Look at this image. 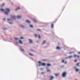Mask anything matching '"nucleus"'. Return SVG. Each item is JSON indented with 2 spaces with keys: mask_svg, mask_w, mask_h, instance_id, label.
Wrapping results in <instances>:
<instances>
[{
  "mask_svg": "<svg viewBox=\"0 0 80 80\" xmlns=\"http://www.w3.org/2000/svg\"><path fill=\"white\" fill-rule=\"evenodd\" d=\"M38 63H39V64L41 63V62H38Z\"/></svg>",
  "mask_w": 80,
  "mask_h": 80,
  "instance_id": "nucleus-36",
  "label": "nucleus"
},
{
  "mask_svg": "<svg viewBox=\"0 0 80 80\" xmlns=\"http://www.w3.org/2000/svg\"><path fill=\"white\" fill-rule=\"evenodd\" d=\"M66 75H67V73L66 72H63L62 74V77H65L66 76Z\"/></svg>",
  "mask_w": 80,
  "mask_h": 80,
  "instance_id": "nucleus-2",
  "label": "nucleus"
},
{
  "mask_svg": "<svg viewBox=\"0 0 80 80\" xmlns=\"http://www.w3.org/2000/svg\"><path fill=\"white\" fill-rule=\"evenodd\" d=\"M20 8H18L15 9V11H17V10H20Z\"/></svg>",
  "mask_w": 80,
  "mask_h": 80,
  "instance_id": "nucleus-10",
  "label": "nucleus"
},
{
  "mask_svg": "<svg viewBox=\"0 0 80 80\" xmlns=\"http://www.w3.org/2000/svg\"><path fill=\"white\" fill-rule=\"evenodd\" d=\"M38 38H41V37L40 36V35H38Z\"/></svg>",
  "mask_w": 80,
  "mask_h": 80,
  "instance_id": "nucleus-24",
  "label": "nucleus"
},
{
  "mask_svg": "<svg viewBox=\"0 0 80 80\" xmlns=\"http://www.w3.org/2000/svg\"><path fill=\"white\" fill-rule=\"evenodd\" d=\"M47 72H50V70H47Z\"/></svg>",
  "mask_w": 80,
  "mask_h": 80,
  "instance_id": "nucleus-28",
  "label": "nucleus"
},
{
  "mask_svg": "<svg viewBox=\"0 0 80 80\" xmlns=\"http://www.w3.org/2000/svg\"><path fill=\"white\" fill-rule=\"evenodd\" d=\"M56 49H57L58 50H59V49H60V48H59V47H57Z\"/></svg>",
  "mask_w": 80,
  "mask_h": 80,
  "instance_id": "nucleus-16",
  "label": "nucleus"
},
{
  "mask_svg": "<svg viewBox=\"0 0 80 80\" xmlns=\"http://www.w3.org/2000/svg\"><path fill=\"white\" fill-rule=\"evenodd\" d=\"M45 43H46V40L44 41L43 43H42V45H44V44H45Z\"/></svg>",
  "mask_w": 80,
  "mask_h": 80,
  "instance_id": "nucleus-8",
  "label": "nucleus"
},
{
  "mask_svg": "<svg viewBox=\"0 0 80 80\" xmlns=\"http://www.w3.org/2000/svg\"><path fill=\"white\" fill-rule=\"evenodd\" d=\"M67 63V62H65V64H66Z\"/></svg>",
  "mask_w": 80,
  "mask_h": 80,
  "instance_id": "nucleus-35",
  "label": "nucleus"
},
{
  "mask_svg": "<svg viewBox=\"0 0 80 80\" xmlns=\"http://www.w3.org/2000/svg\"><path fill=\"white\" fill-rule=\"evenodd\" d=\"M49 78H50V79H51V80H52V79H53V77H52V76H51L49 77Z\"/></svg>",
  "mask_w": 80,
  "mask_h": 80,
  "instance_id": "nucleus-6",
  "label": "nucleus"
},
{
  "mask_svg": "<svg viewBox=\"0 0 80 80\" xmlns=\"http://www.w3.org/2000/svg\"><path fill=\"white\" fill-rule=\"evenodd\" d=\"M59 75V74H55V76L56 77H58Z\"/></svg>",
  "mask_w": 80,
  "mask_h": 80,
  "instance_id": "nucleus-13",
  "label": "nucleus"
},
{
  "mask_svg": "<svg viewBox=\"0 0 80 80\" xmlns=\"http://www.w3.org/2000/svg\"><path fill=\"white\" fill-rule=\"evenodd\" d=\"M10 24H12V22H9Z\"/></svg>",
  "mask_w": 80,
  "mask_h": 80,
  "instance_id": "nucleus-38",
  "label": "nucleus"
},
{
  "mask_svg": "<svg viewBox=\"0 0 80 80\" xmlns=\"http://www.w3.org/2000/svg\"><path fill=\"white\" fill-rule=\"evenodd\" d=\"M64 62V60H63L62 61V63H63V62Z\"/></svg>",
  "mask_w": 80,
  "mask_h": 80,
  "instance_id": "nucleus-33",
  "label": "nucleus"
},
{
  "mask_svg": "<svg viewBox=\"0 0 80 80\" xmlns=\"http://www.w3.org/2000/svg\"><path fill=\"white\" fill-rule=\"evenodd\" d=\"M41 70H43V68H41Z\"/></svg>",
  "mask_w": 80,
  "mask_h": 80,
  "instance_id": "nucleus-41",
  "label": "nucleus"
},
{
  "mask_svg": "<svg viewBox=\"0 0 80 80\" xmlns=\"http://www.w3.org/2000/svg\"><path fill=\"white\" fill-rule=\"evenodd\" d=\"M29 42L30 43H33V42L32 41V40H31V39H29Z\"/></svg>",
  "mask_w": 80,
  "mask_h": 80,
  "instance_id": "nucleus-5",
  "label": "nucleus"
},
{
  "mask_svg": "<svg viewBox=\"0 0 80 80\" xmlns=\"http://www.w3.org/2000/svg\"><path fill=\"white\" fill-rule=\"evenodd\" d=\"M3 20L4 21H5V19H3Z\"/></svg>",
  "mask_w": 80,
  "mask_h": 80,
  "instance_id": "nucleus-42",
  "label": "nucleus"
},
{
  "mask_svg": "<svg viewBox=\"0 0 80 80\" xmlns=\"http://www.w3.org/2000/svg\"><path fill=\"white\" fill-rule=\"evenodd\" d=\"M20 38H21V39H23V37H20Z\"/></svg>",
  "mask_w": 80,
  "mask_h": 80,
  "instance_id": "nucleus-29",
  "label": "nucleus"
},
{
  "mask_svg": "<svg viewBox=\"0 0 80 80\" xmlns=\"http://www.w3.org/2000/svg\"><path fill=\"white\" fill-rule=\"evenodd\" d=\"M47 65L48 67H50V66H51V64H47Z\"/></svg>",
  "mask_w": 80,
  "mask_h": 80,
  "instance_id": "nucleus-14",
  "label": "nucleus"
},
{
  "mask_svg": "<svg viewBox=\"0 0 80 80\" xmlns=\"http://www.w3.org/2000/svg\"><path fill=\"white\" fill-rule=\"evenodd\" d=\"M6 11L7 12H5V13L7 15H8V13L10 12V9L8 8H6Z\"/></svg>",
  "mask_w": 80,
  "mask_h": 80,
  "instance_id": "nucleus-1",
  "label": "nucleus"
},
{
  "mask_svg": "<svg viewBox=\"0 0 80 80\" xmlns=\"http://www.w3.org/2000/svg\"><path fill=\"white\" fill-rule=\"evenodd\" d=\"M37 30H38V31H39V32H40L41 31V30L40 29H38Z\"/></svg>",
  "mask_w": 80,
  "mask_h": 80,
  "instance_id": "nucleus-27",
  "label": "nucleus"
},
{
  "mask_svg": "<svg viewBox=\"0 0 80 80\" xmlns=\"http://www.w3.org/2000/svg\"><path fill=\"white\" fill-rule=\"evenodd\" d=\"M35 36L36 37H37V35L35 34Z\"/></svg>",
  "mask_w": 80,
  "mask_h": 80,
  "instance_id": "nucleus-32",
  "label": "nucleus"
},
{
  "mask_svg": "<svg viewBox=\"0 0 80 80\" xmlns=\"http://www.w3.org/2000/svg\"><path fill=\"white\" fill-rule=\"evenodd\" d=\"M15 40H18V38H14Z\"/></svg>",
  "mask_w": 80,
  "mask_h": 80,
  "instance_id": "nucleus-25",
  "label": "nucleus"
},
{
  "mask_svg": "<svg viewBox=\"0 0 80 80\" xmlns=\"http://www.w3.org/2000/svg\"><path fill=\"white\" fill-rule=\"evenodd\" d=\"M46 64L45 63H42V64H39V66H45V65Z\"/></svg>",
  "mask_w": 80,
  "mask_h": 80,
  "instance_id": "nucleus-3",
  "label": "nucleus"
},
{
  "mask_svg": "<svg viewBox=\"0 0 80 80\" xmlns=\"http://www.w3.org/2000/svg\"><path fill=\"white\" fill-rule=\"evenodd\" d=\"M51 28H53V24H52L51 25Z\"/></svg>",
  "mask_w": 80,
  "mask_h": 80,
  "instance_id": "nucleus-15",
  "label": "nucleus"
},
{
  "mask_svg": "<svg viewBox=\"0 0 80 80\" xmlns=\"http://www.w3.org/2000/svg\"><path fill=\"white\" fill-rule=\"evenodd\" d=\"M34 22H36V23H37V20H36V19H34Z\"/></svg>",
  "mask_w": 80,
  "mask_h": 80,
  "instance_id": "nucleus-23",
  "label": "nucleus"
},
{
  "mask_svg": "<svg viewBox=\"0 0 80 80\" xmlns=\"http://www.w3.org/2000/svg\"><path fill=\"white\" fill-rule=\"evenodd\" d=\"M30 27H31V28H33V26L32 25H30Z\"/></svg>",
  "mask_w": 80,
  "mask_h": 80,
  "instance_id": "nucleus-22",
  "label": "nucleus"
},
{
  "mask_svg": "<svg viewBox=\"0 0 80 80\" xmlns=\"http://www.w3.org/2000/svg\"><path fill=\"white\" fill-rule=\"evenodd\" d=\"M72 54V52H70V53H69V54Z\"/></svg>",
  "mask_w": 80,
  "mask_h": 80,
  "instance_id": "nucleus-43",
  "label": "nucleus"
},
{
  "mask_svg": "<svg viewBox=\"0 0 80 80\" xmlns=\"http://www.w3.org/2000/svg\"><path fill=\"white\" fill-rule=\"evenodd\" d=\"M19 42L21 44H22L23 43V42H22L21 41V40H19Z\"/></svg>",
  "mask_w": 80,
  "mask_h": 80,
  "instance_id": "nucleus-11",
  "label": "nucleus"
},
{
  "mask_svg": "<svg viewBox=\"0 0 80 80\" xmlns=\"http://www.w3.org/2000/svg\"><path fill=\"white\" fill-rule=\"evenodd\" d=\"M17 18H18L20 19V18H22V17L20 16H17Z\"/></svg>",
  "mask_w": 80,
  "mask_h": 80,
  "instance_id": "nucleus-7",
  "label": "nucleus"
},
{
  "mask_svg": "<svg viewBox=\"0 0 80 80\" xmlns=\"http://www.w3.org/2000/svg\"><path fill=\"white\" fill-rule=\"evenodd\" d=\"M44 73H45L44 72H41V74H44Z\"/></svg>",
  "mask_w": 80,
  "mask_h": 80,
  "instance_id": "nucleus-34",
  "label": "nucleus"
},
{
  "mask_svg": "<svg viewBox=\"0 0 80 80\" xmlns=\"http://www.w3.org/2000/svg\"><path fill=\"white\" fill-rule=\"evenodd\" d=\"M74 57H77L78 58H80V56L78 55H74Z\"/></svg>",
  "mask_w": 80,
  "mask_h": 80,
  "instance_id": "nucleus-4",
  "label": "nucleus"
},
{
  "mask_svg": "<svg viewBox=\"0 0 80 80\" xmlns=\"http://www.w3.org/2000/svg\"><path fill=\"white\" fill-rule=\"evenodd\" d=\"M78 71H79V69H76V71L77 72H78Z\"/></svg>",
  "mask_w": 80,
  "mask_h": 80,
  "instance_id": "nucleus-17",
  "label": "nucleus"
},
{
  "mask_svg": "<svg viewBox=\"0 0 80 80\" xmlns=\"http://www.w3.org/2000/svg\"><path fill=\"white\" fill-rule=\"evenodd\" d=\"M8 20H10V19H8Z\"/></svg>",
  "mask_w": 80,
  "mask_h": 80,
  "instance_id": "nucleus-40",
  "label": "nucleus"
},
{
  "mask_svg": "<svg viewBox=\"0 0 80 80\" xmlns=\"http://www.w3.org/2000/svg\"><path fill=\"white\" fill-rule=\"evenodd\" d=\"M0 10L1 11V12H5V10L3 9H1Z\"/></svg>",
  "mask_w": 80,
  "mask_h": 80,
  "instance_id": "nucleus-12",
  "label": "nucleus"
},
{
  "mask_svg": "<svg viewBox=\"0 0 80 80\" xmlns=\"http://www.w3.org/2000/svg\"><path fill=\"white\" fill-rule=\"evenodd\" d=\"M78 54H79L80 55V52H78Z\"/></svg>",
  "mask_w": 80,
  "mask_h": 80,
  "instance_id": "nucleus-37",
  "label": "nucleus"
},
{
  "mask_svg": "<svg viewBox=\"0 0 80 80\" xmlns=\"http://www.w3.org/2000/svg\"><path fill=\"white\" fill-rule=\"evenodd\" d=\"M21 50L22 52H25V50H24V49H21Z\"/></svg>",
  "mask_w": 80,
  "mask_h": 80,
  "instance_id": "nucleus-20",
  "label": "nucleus"
},
{
  "mask_svg": "<svg viewBox=\"0 0 80 80\" xmlns=\"http://www.w3.org/2000/svg\"><path fill=\"white\" fill-rule=\"evenodd\" d=\"M77 60H75L74 61V62H77Z\"/></svg>",
  "mask_w": 80,
  "mask_h": 80,
  "instance_id": "nucleus-30",
  "label": "nucleus"
},
{
  "mask_svg": "<svg viewBox=\"0 0 80 80\" xmlns=\"http://www.w3.org/2000/svg\"><path fill=\"white\" fill-rule=\"evenodd\" d=\"M21 27H22V28H24V26L22 25H21Z\"/></svg>",
  "mask_w": 80,
  "mask_h": 80,
  "instance_id": "nucleus-21",
  "label": "nucleus"
},
{
  "mask_svg": "<svg viewBox=\"0 0 80 80\" xmlns=\"http://www.w3.org/2000/svg\"><path fill=\"white\" fill-rule=\"evenodd\" d=\"M12 17V18H13L14 19H15V16H13Z\"/></svg>",
  "mask_w": 80,
  "mask_h": 80,
  "instance_id": "nucleus-19",
  "label": "nucleus"
},
{
  "mask_svg": "<svg viewBox=\"0 0 80 80\" xmlns=\"http://www.w3.org/2000/svg\"><path fill=\"white\" fill-rule=\"evenodd\" d=\"M26 22H27V23H30V21H29L28 20H27L26 21Z\"/></svg>",
  "mask_w": 80,
  "mask_h": 80,
  "instance_id": "nucleus-9",
  "label": "nucleus"
},
{
  "mask_svg": "<svg viewBox=\"0 0 80 80\" xmlns=\"http://www.w3.org/2000/svg\"><path fill=\"white\" fill-rule=\"evenodd\" d=\"M79 65V63H77V66H78Z\"/></svg>",
  "mask_w": 80,
  "mask_h": 80,
  "instance_id": "nucleus-31",
  "label": "nucleus"
},
{
  "mask_svg": "<svg viewBox=\"0 0 80 80\" xmlns=\"http://www.w3.org/2000/svg\"><path fill=\"white\" fill-rule=\"evenodd\" d=\"M72 56H69L68 58H72Z\"/></svg>",
  "mask_w": 80,
  "mask_h": 80,
  "instance_id": "nucleus-26",
  "label": "nucleus"
},
{
  "mask_svg": "<svg viewBox=\"0 0 80 80\" xmlns=\"http://www.w3.org/2000/svg\"><path fill=\"white\" fill-rule=\"evenodd\" d=\"M2 6H4V3L2 4Z\"/></svg>",
  "mask_w": 80,
  "mask_h": 80,
  "instance_id": "nucleus-39",
  "label": "nucleus"
},
{
  "mask_svg": "<svg viewBox=\"0 0 80 80\" xmlns=\"http://www.w3.org/2000/svg\"><path fill=\"white\" fill-rule=\"evenodd\" d=\"M29 55H30V56H33V55L31 53H29Z\"/></svg>",
  "mask_w": 80,
  "mask_h": 80,
  "instance_id": "nucleus-18",
  "label": "nucleus"
}]
</instances>
